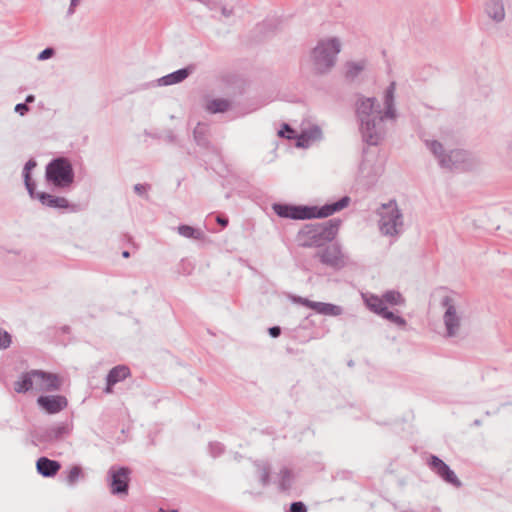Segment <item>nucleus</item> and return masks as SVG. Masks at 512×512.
<instances>
[{"mask_svg":"<svg viewBox=\"0 0 512 512\" xmlns=\"http://www.w3.org/2000/svg\"><path fill=\"white\" fill-rule=\"evenodd\" d=\"M294 133V131L287 125L285 124L283 126V129L279 131V135L280 136H286L287 138H292V134Z\"/></svg>","mask_w":512,"mask_h":512,"instance_id":"473e14b6","label":"nucleus"},{"mask_svg":"<svg viewBox=\"0 0 512 512\" xmlns=\"http://www.w3.org/2000/svg\"><path fill=\"white\" fill-rule=\"evenodd\" d=\"M319 257L323 263L333 266L338 265L342 260L341 251L336 246L327 247L319 254Z\"/></svg>","mask_w":512,"mask_h":512,"instance_id":"dca6fc26","label":"nucleus"},{"mask_svg":"<svg viewBox=\"0 0 512 512\" xmlns=\"http://www.w3.org/2000/svg\"><path fill=\"white\" fill-rule=\"evenodd\" d=\"M34 166H35V163H33L31 161L28 162L26 164V166H25V171H26V173H25V184H26V187H27V189L29 190L30 193H32L33 185H32V183L30 181L29 170L31 168H33Z\"/></svg>","mask_w":512,"mask_h":512,"instance_id":"cd10ccee","label":"nucleus"},{"mask_svg":"<svg viewBox=\"0 0 512 512\" xmlns=\"http://www.w3.org/2000/svg\"><path fill=\"white\" fill-rule=\"evenodd\" d=\"M10 343V335L5 331L0 330V349L7 348L10 345Z\"/></svg>","mask_w":512,"mask_h":512,"instance_id":"c756f323","label":"nucleus"},{"mask_svg":"<svg viewBox=\"0 0 512 512\" xmlns=\"http://www.w3.org/2000/svg\"><path fill=\"white\" fill-rule=\"evenodd\" d=\"M393 91H394V85L392 84L391 87L389 88V90L387 91V95H386V101H387V116H390V117H393V113L391 112V103H392V100H393Z\"/></svg>","mask_w":512,"mask_h":512,"instance_id":"c85d7f7f","label":"nucleus"},{"mask_svg":"<svg viewBox=\"0 0 512 512\" xmlns=\"http://www.w3.org/2000/svg\"><path fill=\"white\" fill-rule=\"evenodd\" d=\"M464 157V154L460 151H454L449 155L448 161L443 158L441 159V164L443 166H450L448 162H452L453 165H455L458 161L462 160Z\"/></svg>","mask_w":512,"mask_h":512,"instance_id":"393cba45","label":"nucleus"},{"mask_svg":"<svg viewBox=\"0 0 512 512\" xmlns=\"http://www.w3.org/2000/svg\"><path fill=\"white\" fill-rule=\"evenodd\" d=\"M319 238L321 245L326 242L332 241L338 232V225L331 222L325 224H318Z\"/></svg>","mask_w":512,"mask_h":512,"instance_id":"f3484780","label":"nucleus"},{"mask_svg":"<svg viewBox=\"0 0 512 512\" xmlns=\"http://www.w3.org/2000/svg\"><path fill=\"white\" fill-rule=\"evenodd\" d=\"M48 180L56 186H68L73 182V171L71 164L64 158L51 162L46 170Z\"/></svg>","mask_w":512,"mask_h":512,"instance_id":"39448f33","label":"nucleus"},{"mask_svg":"<svg viewBox=\"0 0 512 512\" xmlns=\"http://www.w3.org/2000/svg\"><path fill=\"white\" fill-rule=\"evenodd\" d=\"M349 199L343 198L342 200L323 207L317 206H293L285 204H274V212L284 218L291 219H311V218H323L332 215L333 213L340 211L347 206Z\"/></svg>","mask_w":512,"mask_h":512,"instance_id":"f257e3e1","label":"nucleus"},{"mask_svg":"<svg viewBox=\"0 0 512 512\" xmlns=\"http://www.w3.org/2000/svg\"><path fill=\"white\" fill-rule=\"evenodd\" d=\"M293 301L322 315L338 316L342 313L341 307L330 303L311 301L303 297H296Z\"/></svg>","mask_w":512,"mask_h":512,"instance_id":"6e6552de","label":"nucleus"},{"mask_svg":"<svg viewBox=\"0 0 512 512\" xmlns=\"http://www.w3.org/2000/svg\"><path fill=\"white\" fill-rule=\"evenodd\" d=\"M130 375V370L127 366L114 367L108 374L106 393L112 392V386L119 381L126 379Z\"/></svg>","mask_w":512,"mask_h":512,"instance_id":"4468645a","label":"nucleus"},{"mask_svg":"<svg viewBox=\"0 0 512 512\" xmlns=\"http://www.w3.org/2000/svg\"><path fill=\"white\" fill-rule=\"evenodd\" d=\"M37 403L49 414L58 413L67 406L66 398L60 395L40 396Z\"/></svg>","mask_w":512,"mask_h":512,"instance_id":"9d476101","label":"nucleus"},{"mask_svg":"<svg viewBox=\"0 0 512 512\" xmlns=\"http://www.w3.org/2000/svg\"><path fill=\"white\" fill-rule=\"evenodd\" d=\"M158 512H177L176 510H171V511H165L163 509H160Z\"/></svg>","mask_w":512,"mask_h":512,"instance_id":"ea45409f","label":"nucleus"},{"mask_svg":"<svg viewBox=\"0 0 512 512\" xmlns=\"http://www.w3.org/2000/svg\"><path fill=\"white\" fill-rule=\"evenodd\" d=\"M62 385V379L52 373L43 371H32L25 374L21 380L15 383V391L18 393L26 392L30 389L37 391H54Z\"/></svg>","mask_w":512,"mask_h":512,"instance_id":"f03ea898","label":"nucleus"},{"mask_svg":"<svg viewBox=\"0 0 512 512\" xmlns=\"http://www.w3.org/2000/svg\"><path fill=\"white\" fill-rule=\"evenodd\" d=\"M34 101V96L33 95H29L26 97V103H31Z\"/></svg>","mask_w":512,"mask_h":512,"instance_id":"4c0bfd02","label":"nucleus"},{"mask_svg":"<svg viewBox=\"0 0 512 512\" xmlns=\"http://www.w3.org/2000/svg\"><path fill=\"white\" fill-rule=\"evenodd\" d=\"M216 221H217L220 225H222L223 227H225V226L228 224V220H227L226 218H223V217H220V216H218V217L216 218Z\"/></svg>","mask_w":512,"mask_h":512,"instance_id":"e433bc0d","label":"nucleus"},{"mask_svg":"<svg viewBox=\"0 0 512 512\" xmlns=\"http://www.w3.org/2000/svg\"><path fill=\"white\" fill-rule=\"evenodd\" d=\"M364 68L363 63H349L347 64V75L350 77H354L357 75L360 71H362Z\"/></svg>","mask_w":512,"mask_h":512,"instance_id":"a878e982","label":"nucleus"},{"mask_svg":"<svg viewBox=\"0 0 512 512\" xmlns=\"http://www.w3.org/2000/svg\"><path fill=\"white\" fill-rule=\"evenodd\" d=\"M374 104V99L368 98L363 100L358 107V113L362 121V131L364 136L366 137L367 142L370 144H376L378 141V137L374 138L370 133L371 115L374 112Z\"/></svg>","mask_w":512,"mask_h":512,"instance_id":"0eeeda50","label":"nucleus"},{"mask_svg":"<svg viewBox=\"0 0 512 512\" xmlns=\"http://www.w3.org/2000/svg\"><path fill=\"white\" fill-rule=\"evenodd\" d=\"M430 466L446 482L455 486L460 485V482L455 473L438 457L431 456Z\"/></svg>","mask_w":512,"mask_h":512,"instance_id":"f8f14e48","label":"nucleus"},{"mask_svg":"<svg viewBox=\"0 0 512 512\" xmlns=\"http://www.w3.org/2000/svg\"><path fill=\"white\" fill-rule=\"evenodd\" d=\"M179 234L187 238H201L202 234L199 231H196L194 228L188 225H182L178 228Z\"/></svg>","mask_w":512,"mask_h":512,"instance_id":"4be33fe9","label":"nucleus"},{"mask_svg":"<svg viewBox=\"0 0 512 512\" xmlns=\"http://www.w3.org/2000/svg\"><path fill=\"white\" fill-rule=\"evenodd\" d=\"M300 245L305 247L321 246L318 224L304 226L298 233Z\"/></svg>","mask_w":512,"mask_h":512,"instance_id":"9b49d317","label":"nucleus"},{"mask_svg":"<svg viewBox=\"0 0 512 512\" xmlns=\"http://www.w3.org/2000/svg\"><path fill=\"white\" fill-rule=\"evenodd\" d=\"M43 205L55 208H68L69 202L64 197L53 196L46 193H41L38 196Z\"/></svg>","mask_w":512,"mask_h":512,"instance_id":"a211bd4d","label":"nucleus"},{"mask_svg":"<svg viewBox=\"0 0 512 512\" xmlns=\"http://www.w3.org/2000/svg\"><path fill=\"white\" fill-rule=\"evenodd\" d=\"M280 328L279 327H272L269 329V333L272 337H278L280 335Z\"/></svg>","mask_w":512,"mask_h":512,"instance_id":"c9c22d12","label":"nucleus"},{"mask_svg":"<svg viewBox=\"0 0 512 512\" xmlns=\"http://www.w3.org/2000/svg\"><path fill=\"white\" fill-rule=\"evenodd\" d=\"M430 149L435 155H438L442 151V145L439 142L432 141L429 143Z\"/></svg>","mask_w":512,"mask_h":512,"instance_id":"72a5a7b5","label":"nucleus"},{"mask_svg":"<svg viewBox=\"0 0 512 512\" xmlns=\"http://www.w3.org/2000/svg\"><path fill=\"white\" fill-rule=\"evenodd\" d=\"M290 512H306V507L302 502H294L291 504Z\"/></svg>","mask_w":512,"mask_h":512,"instance_id":"7c9ffc66","label":"nucleus"},{"mask_svg":"<svg viewBox=\"0 0 512 512\" xmlns=\"http://www.w3.org/2000/svg\"><path fill=\"white\" fill-rule=\"evenodd\" d=\"M129 470L126 468L111 469L110 488L113 494L127 493L129 483Z\"/></svg>","mask_w":512,"mask_h":512,"instance_id":"1a4fd4ad","label":"nucleus"},{"mask_svg":"<svg viewBox=\"0 0 512 512\" xmlns=\"http://www.w3.org/2000/svg\"><path fill=\"white\" fill-rule=\"evenodd\" d=\"M230 103L225 99H212L206 104V109L211 113L225 112Z\"/></svg>","mask_w":512,"mask_h":512,"instance_id":"aec40b11","label":"nucleus"},{"mask_svg":"<svg viewBox=\"0 0 512 512\" xmlns=\"http://www.w3.org/2000/svg\"><path fill=\"white\" fill-rule=\"evenodd\" d=\"M450 300L446 299L444 305L447 306L444 320L449 336H453L459 327V319L456 316L455 308L449 304Z\"/></svg>","mask_w":512,"mask_h":512,"instance_id":"2eb2a0df","label":"nucleus"},{"mask_svg":"<svg viewBox=\"0 0 512 512\" xmlns=\"http://www.w3.org/2000/svg\"><path fill=\"white\" fill-rule=\"evenodd\" d=\"M29 110L28 106L26 105V103H21V104H17L15 106V111L17 113H19L20 115H24L27 111Z\"/></svg>","mask_w":512,"mask_h":512,"instance_id":"f704fd0d","label":"nucleus"},{"mask_svg":"<svg viewBox=\"0 0 512 512\" xmlns=\"http://www.w3.org/2000/svg\"><path fill=\"white\" fill-rule=\"evenodd\" d=\"M122 256H123L124 258H128V257L130 256V254H129V252H128V251H124V252L122 253Z\"/></svg>","mask_w":512,"mask_h":512,"instance_id":"58836bf2","label":"nucleus"},{"mask_svg":"<svg viewBox=\"0 0 512 512\" xmlns=\"http://www.w3.org/2000/svg\"><path fill=\"white\" fill-rule=\"evenodd\" d=\"M339 52L340 45L335 39L320 42L312 53L315 71L324 73L330 69L334 65Z\"/></svg>","mask_w":512,"mask_h":512,"instance_id":"20e7f679","label":"nucleus"},{"mask_svg":"<svg viewBox=\"0 0 512 512\" xmlns=\"http://www.w3.org/2000/svg\"><path fill=\"white\" fill-rule=\"evenodd\" d=\"M376 113H377V117H379L380 119H382L381 111H376Z\"/></svg>","mask_w":512,"mask_h":512,"instance_id":"a19ab883","label":"nucleus"},{"mask_svg":"<svg viewBox=\"0 0 512 512\" xmlns=\"http://www.w3.org/2000/svg\"><path fill=\"white\" fill-rule=\"evenodd\" d=\"M365 303L370 310L383 316L384 318L396 323L397 325L404 326L405 320L400 316L395 315L393 312L387 310L385 304L401 305L404 303V299L399 292L388 291L383 295V298L378 296L370 295L365 296Z\"/></svg>","mask_w":512,"mask_h":512,"instance_id":"7ed1b4c3","label":"nucleus"},{"mask_svg":"<svg viewBox=\"0 0 512 512\" xmlns=\"http://www.w3.org/2000/svg\"><path fill=\"white\" fill-rule=\"evenodd\" d=\"M380 229L386 235L398 233V227L402 225L401 214L395 202L383 204L380 211Z\"/></svg>","mask_w":512,"mask_h":512,"instance_id":"423d86ee","label":"nucleus"},{"mask_svg":"<svg viewBox=\"0 0 512 512\" xmlns=\"http://www.w3.org/2000/svg\"><path fill=\"white\" fill-rule=\"evenodd\" d=\"M489 14L493 19L500 21L504 18V8L502 5L494 3L489 9Z\"/></svg>","mask_w":512,"mask_h":512,"instance_id":"b1692460","label":"nucleus"},{"mask_svg":"<svg viewBox=\"0 0 512 512\" xmlns=\"http://www.w3.org/2000/svg\"><path fill=\"white\" fill-rule=\"evenodd\" d=\"M54 54V51L52 48H46L45 50H43L39 55H38V59L39 60H46L48 58H50L52 55Z\"/></svg>","mask_w":512,"mask_h":512,"instance_id":"2f4dec72","label":"nucleus"},{"mask_svg":"<svg viewBox=\"0 0 512 512\" xmlns=\"http://www.w3.org/2000/svg\"><path fill=\"white\" fill-rule=\"evenodd\" d=\"M188 74L189 73L187 69H180L172 74L165 76L162 81L165 85L175 84L184 80Z\"/></svg>","mask_w":512,"mask_h":512,"instance_id":"412c9836","label":"nucleus"},{"mask_svg":"<svg viewBox=\"0 0 512 512\" xmlns=\"http://www.w3.org/2000/svg\"><path fill=\"white\" fill-rule=\"evenodd\" d=\"M280 477H281V486L283 489H286L289 487L290 485V482L292 480V474L289 470H282L280 472Z\"/></svg>","mask_w":512,"mask_h":512,"instance_id":"bb28decb","label":"nucleus"},{"mask_svg":"<svg viewBox=\"0 0 512 512\" xmlns=\"http://www.w3.org/2000/svg\"><path fill=\"white\" fill-rule=\"evenodd\" d=\"M79 0H72V5H76Z\"/></svg>","mask_w":512,"mask_h":512,"instance_id":"79ce46f5","label":"nucleus"},{"mask_svg":"<svg viewBox=\"0 0 512 512\" xmlns=\"http://www.w3.org/2000/svg\"><path fill=\"white\" fill-rule=\"evenodd\" d=\"M82 476V469L79 466H72L67 471V481L69 484L76 483Z\"/></svg>","mask_w":512,"mask_h":512,"instance_id":"5701e85b","label":"nucleus"},{"mask_svg":"<svg viewBox=\"0 0 512 512\" xmlns=\"http://www.w3.org/2000/svg\"><path fill=\"white\" fill-rule=\"evenodd\" d=\"M321 136V131L319 128L314 127L308 131H304L297 140V146L299 147H307L312 141L319 139Z\"/></svg>","mask_w":512,"mask_h":512,"instance_id":"6ab92c4d","label":"nucleus"},{"mask_svg":"<svg viewBox=\"0 0 512 512\" xmlns=\"http://www.w3.org/2000/svg\"><path fill=\"white\" fill-rule=\"evenodd\" d=\"M37 471L44 477H52L58 473L61 468L59 462L41 457L36 463Z\"/></svg>","mask_w":512,"mask_h":512,"instance_id":"ddd939ff","label":"nucleus"}]
</instances>
